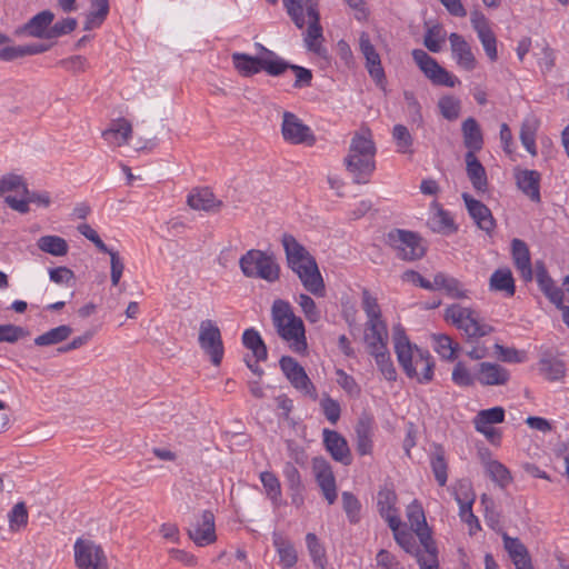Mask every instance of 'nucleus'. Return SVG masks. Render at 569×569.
I'll return each mask as SVG.
<instances>
[{"label":"nucleus","instance_id":"nucleus-46","mask_svg":"<svg viewBox=\"0 0 569 569\" xmlns=\"http://www.w3.org/2000/svg\"><path fill=\"white\" fill-rule=\"evenodd\" d=\"M109 13V0H91L84 29L92 30L102 24Z\"/></svg>","mask_w":569,"mask_h":569},{"label":"nucleus","instance_id":"nucleus-24","mask_svg":"<svg viewBox=\"0 0 569 569\" xmlns=\"http://www.w3.org/2000/svg\"><path fill=\"white\" fill-rule=\"evenodd\" d=\"M518 188L532 201H540V173L536 170L518 169L515 172Z\"/></svg>","mask_w":569,"mask_h":569},{"label":"nucleus","instance_id":"nucleus-11","mask_svg":"<svg viewBox=\"0 0 569 569\" xmlns=\"http://www.w3.org/2000/svg\"><path fill=\"white\" fill-rule=\"evenodd\" d=\"M281 134L286 142L291 144L313 146L316 136L309 126L292 112L282 114Z\"/></svg>","mask_w":569,"mask_h":569},{"label":"nucleus","instance_id":"nucleus-41","mask_svg":"<svg viewBox=\"0 0 569 569\" xmlns=\"http://www.w3.org/2000/svg\"><path fill=\"white\" fill-rule=\"evenodd\" d=\"M489 286L491 290L505 292L507 297H512L516 291L515 280L508 268L496 270L490 277Z\"/></svg>","mask_w":569,"mask_h":569},{"label":"nucleus","instance_id":"nucleus-58","mask_svg":"<svg viewBox=\"0 0 569 569\" xmlns=\"http://www.w3.org/2000/svg\"><path fill=\"white\" fill-rule=\"evenodd\" d=\"M9 528L11 531H19L24 528L28 523V511L23 502H18L10 510L9 515Z\"/></svg>","mask_w":569,"mask_h":569},{"label":"nucleus","instance_id":"nucleus-55","mask_svg":"<svg viewBox=\"0 0 569 569\" xmlns=\"http://www.w3.org/2000/svg\"><path fill=\"white\" fill-rule=\"evenodd\" d=\"M451 379L459 387H471L477 382V369L472 373L463 362L459 361L453 367Z\"/></svg>","mask_w":569,"mask_h":569},{"label":"nucleus","instance_id":"nucleus-25","mask_svg":"<svg viewBox=\"0 0 569 569\" xmlns=\"http://www.w3.org/2000/svg\"><path fill=\"white\" fill-rule=\"evenodd\" d=\"M365 342L371 356L388 350V330L386 323L376 322L366 325Z\"/></svg>","mask_w":569,"mask_h":569},{"label":"nucleus","instance_id":"nucleus-3","mask_svg":"<svg viewBox=\"0 0 569 569\" xmlns=\"http://www.w3.org/2000/svg\"><path fill=\"white\" fill-rule=\"evenodd\" d=\"M377 148L372 132L367 127L357 130L350 141L349 151L345 158L347 170L351 173L353 182L368 183L376 170Z\"/></svg>","mask_w":569,"mask_h":569},{"label":"nucleus","instance_id":"nucleus-47","mask_svg":"<svg viewBox=\"0 0 569 569\" xmlns=\"http://www.w3.org/2000/svg\"><path fill=\"white\" fill-rule=\"evenodd\" d=\"M295 302L299 306L306 320L309 323H317L322 318V312L316 301L307 293H299L295 297Z\"/></svg>","mask_w":569,"mask_h":569},{"label":"nucleus","instance_id":"nucleus-9","mask_svg":"<svg viewBox=\"0 0 569 569\" xmlns=\"http://www.w3.org/2000/svg\"><path fill=\"white\" fill-rule=\"evenodd\" d=\"M412 58L423 74L437 86L453 88L460 83L459 79L441 67L435 58L421 49L412 50Z\"/></svg>","mask_w":569,"mask_h":569},{"label":"nucleus","instance_id":"nucleus-59","mask_svg":"<svg viewBox=\"0 0 569 569\" xmlns=\"http://www.w3.org/2000/svg\"><path fill=\"white\" fill-rule=\"evenodd\" d=\"M362 307L368 318L366 325L383 322L377 299L372 297L368 291H363Z\"/></svg>","mask_w":569,"mask_h":569},{"label":"nucleus","instance_id":"nucleus-5","mask_svg":"<svg viewBox=\"0 0 569 569\" xmlns=\"http://www.w3.org/2000/svg\"><path fill=\"white\" fill-rule=\"evenodd\" d=\"M445 318L468 338H481L493 331V328L480 317L479 312L458 303L446 309Z\"/></svg>","mask_w":569,"mask_h":569},{"label":"nucleus","instance_id":"nucleus-38","mask_svg":"<svg viewBox=\"0 0 569 569\" xmlns=\"http://www.w3.org/2000/svg\"><path fill=\"white\" fill-rule=\"evenodd\" d=\"M539 127L540 121L535 116L526 117L521 123L520 141L531 156L537 154L536 134Z\"/></svg>","mask_w":569,"mask_h":569},{"label":"nucleus","instance_id":"nucleus-32","mask_svg":"<svg viewBox=\"0 0 569 569\" xmlns=\"http://www.w3.org/2000/svg\"><path fill=\"white\" fill-rule=\"evenodd\" d=\"M188 204L193 210L213 211L221 207V201L216 199L208 188L193 189L188 196Z\"/></svg>","mask_w":569,"mask_h":569},{"label":"nucleus","instance_id":"nucleus-63","mask_svg":"<svg viewBox=\"0 0 569 569\" xmlns=\"http://www.w3.org/2000/svg\"><path fill=\"white\" fill-rule=\"evenodd\" d=\"M445 43V36L439 27L428 29L423 38V44L431 52H439Z\"/></svg>","mask_w":569,"mask_h":569},{"label":"nucleus","instance_id":"nucleus-64","mask_svg":"<svg viewBox=\"0 0 569 569\" xmlns=\"http://www.w3.org/2000/svg\"><path fill=\"white\" fill-rule=\"evenodd\" d=\"M431 468L439 486H445L448 480V467L441 452H437L431 459Z\"/></svg>","mask_w":569,"mask_h":569},{"label":"nucleus","instance_id":"nucleus-40","mask_svg":"<svg viewBox=\"0 0 569 569\" xmlns=\"http://www.w3.org/2000/svg\"><path fill=\"white\" fill-rule=\"evenodd\" d=\"M36 244L40 251L53 257H63L69 251V244L66 239L54 234L41 236Z\"/></svg>","mask_w":569,"mask_h":569},{"label":"nucleus","instance_id":"nucleus-30","mask_svg":"<svg viewBox=\"0 0 569 569\" xmlns=\"http://www.w3.org/2000/svg\"><path fill=\"white\" fill-rule=\"evenodd\" d=\"M466 171L475 190L486 192L488 188L487 173L483 166L477 159L476 153H466Z\"/></svg>","mask_w":569,"mask_h":569},{"label":"nucleus","instance_id":"nucleus-6","mask_svg":"<svg viewBox=\"0 0 569 569\" xmlns=\"http://www.w3.org/2000/svg\"><path fill=\"white\" fill-rule=\"evenodd\" d=\"M242 273L248 278L262 279L274 282L280 277V267L276 259L261 250L251 249L239 260Z\"/></svg>","mask_w":569,"mask_h":569},{"label":"nucleus","instance_id":"nucleus-48","mask_svg":"<svg viewBox=\"0 0 569 569\" xmlns=\"http://www.w3.org/2000/svg\"><path fill=\"white\" fill-rule=\"evenodd\" d=\"M71 333V327L67 325H61L38 336L34 339V343L40 347L57 345L59 342L67 340Z\"/></svg>","mask_w":569,"mask_h":569},{"label":"nucleus","instance_id":"nucleus-49","mask_svg":"<svg viewBox=\"0 0 569 569\" xmlns=\"http://www.w3.org/2000/svg\"><path fill=\"white\" fill-rule=\"evenodd\" d=\"M8 192H14L20 198L28 193V187L22 176L8 173L0 179V197Z\"/></svg>","mask_w":569,"mask_h":569},{"label":"nucleus","instance_id":"nucleus-2","mask_svg":"<svg viewBox=\"0 0 569 569\" xmlns=\"http://www.w3.org/2000/svg\"><path fill=\"white\" fill-rule=\"evenodd\" d=\"M281 242L288 266L297 274L303 288L316 297H325L326 286L316 259L291 234H283Z\"/></svg>","mask_w":569,"mask_h":569},{"label":"nucleus","instance_id":"nucleus-13","mask_svg":"<svg viewBox=\"0 0 569 569\" xmlns=\"http://www.w3.org/2000/svg\"><path fill=\"white\" fill-rule=\"evenodd\" d=\"M388 239L400 259L416 260L425 254L421 239L411 231L395 230L388 234Z\"/></svg>","mask_w":569,"mask_h":569},{"label":"nucleus","instance_id":"nucleus-17","mask_svg":"<svg viewBox=\"0 0 569 569\" xmlns=\"http://www.w3.org/2000/svg\"><path fill=\"white\" fill-rule=\"evenodd\" d=\"M189 538L198 546L206 547L217 540L214 516L211 511H203L188 530Z\"/></svg>","mask_w":569,"mask_h":569},{"label":"nucleus","instance_id":"nucleus-10","mask_svg":"<svg viewBox=\"0 0 569 569\" xmlns=\"http://www.w3.org/2000/svg\"><path fill=\"white\" fill-rule=\"evenodd\" d=\"M198 342L214 366H220L224 348L219 327L212 320H202L199 326Z\"/></svg>","mask_w":569,"mask_h":569},{"label":"nucleus","instance_id":"nucleus-19","mask_svg":"<svg viewBox=\"0 0 569 569\" xmlns=\"http://www.w3.org/2000/svg\"><path fill=\"white\" fill-rule=\"evenodd\" d=\"M312 470L323 497L329 505H332L337 500L338 492L336 478L330 465L323 458H315L312 461Z\"/></svg>","mask_w":569,"mask_h":569},{"label":"nucleus","instance_id":"nucleus-39","mask_svg":"<svg viewBox=\"0 0 569 569\" xmlns=\"http://www.w3.org/2000/svg\"><path fill=\"white\" fill-rule=\"evenodd\" d=\"M406 516L412 531H415L418 538L425 535H430V530L426 521L425 511L420 502L413 500L410 505H408Z\"/></svg>","mask_w":569,"mask_h":569},{"label":"nucleus","instance_id":"nucleus-57","mask_svg":"<svg viewBox=\"0 0 569 569\" xmlns=\"http://www.w3.org/2000/svg\"><path fill=\"white\" fill-rule=\"evenodd\" d=\"M438 107L442 117L450 121L456 120L461 110L460 100L450 94L441 97L439 99Z\"/></svg>","mask_w":569,"mask_h":569},{"label":"nucleus","instance_id":"nucleus-15","mask_svg":"<svg viewBox=\"0 0 569 569\" xmlns=\"http://www.w3.org/2000/svg\"><path fill=\"white\" fill-rule=\"evenodd\" d=\"M280 368L290 381L292 387L307 396H315L316 389L309 379L306 370L298 363L296 359L289 356H283L279 361Z\"/></svg>","mask_w":569,"mask_h":569},{"label":"nucleus","instance_id":"nucleus-18","mask_svg":"<svg viewBox=\"0 0 569 569\" xmlns=\"http://www.w3.org/2000/svg\"><path fill=\"white\" fill-rule=\"evenodd\" d=\"M451 56L458 68L465 71H473L478 60L470 43L460 34L452 32L449 36Z\"/></svg>","mask_w":569,"mask_h":569},{"label":"nucleus","instance_id":"nucleus-37","mask_svg":"<svg viewBox=\"0 0 569 569\" xmlns=\"http://www.w3.org/2000/svg\"><path fill=\"white\" fill-rule=\"evenodd\" d=\"M463 143L468 152L476 153L483 146V138L478 122L473 118L463 121L462 127Z\"/></svg>","mask_w":569,"mask_h":569},{"label":"nucleus","instance_id":"nucleus-60","mask_svg":"<svg viewBox=\"0 0 569 569\" xmlns=\"http://www.w3.org/2000/svg\"><path fill=\"white\" fill-rule=\"evenodd\" d=\"M540 371L547 380L558 381L565 376L566 369L563 362L559 360H542Z\"/></svg>","mask_w":569,"mask_h":569},{"label":"nucleus","instance_id":"nucleus-52","mask_svg":"<svg viewBox=\"0 0 569 569\" xmlns=\"http://www.w3.org/2000/svg\"><path fill=\"white\" fill-rule=\"evenodd\" d=\"M306 545L313 565L325 569L327 563L326 550L318 537L312 532L307 533Z\"/></svg>","mask_w":569,"mask_h":569},{"label":"nucleus","instance_id":"nucleus-12","mask_svg":"<svg viewBox=\"0 0 569 569\" xmlns=\"http://www.w3.org/2000/svg\"><path fill=\"white\" fill-rule=\"evenodd\" d=\"M73 550L74 562L79 569H107V557L101 547L93 541L79 538Z\"/></svg>","mask_w":569,"mask_h":569},{"label":"nucleus","instance_id":"nucleus-14","mask_svg":"<svg viewBox=\"0 0 569 569\" xmlns=\"http://www.w3.org/2000/svg\"><path fill=\"white\" fill-rule=\"evenodd\" d=\"M536 278L541 291L546 297L557 307L563 306V302H569V276L563 278L562 287L558 288L552 279L549 277L542 262L536 264Z\"/></svg>","mask_w":569,"mask_h":569},{"label":"nucleus","instance_id":"nucleus-8","mask_svg":"<svg viewBox=\"0 0 569 569\" xmlns=\"http://www.w3.org/2000/svg\"><path fill=\"white\" fill-rule=\"evenodd\" d=\"M319 1L305 0V17L308 27L303 32V43L308 51L323 57L327 51L322 44L323 30L320 24Z\"/></svg>","mask_w":569,"mask_h":569},{"label":"nucleus","instance_id":"nucleus-31","mask_svg":"<svg viewBox=\"0 0 569 569\" xmlns=\"http://www.w3.org/2000/svg\"><path fill=\"white\" fill-rule=\"evenodd\" d=\"M503 546L516 569H532L527 548L519 539L503 535Z\"/></svg>","mask_w":569,"mask_h":569},{"label":"nucleus","instance_id":"nucleus-21","mask_svg":"<svg viewBox=\"0 0 569 569\" xmlns=\"http://www.w3.org/2000/svg\"><path fill=\"white\" fill-rule=\"evenodd\" d=\"M462 199L475 223L487 233L491 232L496 223L489 208L468 193H462Z\"/></svg>","mask_w":569,"mask_h":569},{"label":"nucleus","instance_id":"nucleus-4","mask_svg":"<svg viewBox=\"0 0 569 569\" xmlns=\"http://www.w3.org/2000/svg\"><path fill=\"white\" fill-rule=\"evenodd\" d=\"M271 319L278 336L290 350L305 355L308 350L306 327L303 320L293 312L291 305L286 300L276 299L271 307Z\"/></svg>","mask_w":569,"mask_h":569},{"label":"nucleus","instance_id":"nucleus-35","mask_svg":"<svg viewBox=\"0 0 569 569\" xmlns=\"http://www.w3.org/2000/svg\"><path fill=\"white\" fill-rule=\"evenodd\" d=\"M272 542L279 556L280 566L286 569L292 568L298 561L297 551L292 542L277 532L272 535Z\"/></svg>","mask_w":569,"mask_h":569},{"label":"nucleus","instance_id":"nucleus-26","mask_svg":"<svg viewBox=\"0 0 569 569\" xmlns=\"http://www.w3.org/2000/svg\"><path fill=\"white\" fill-rule=\"evenodd\" d=\"M397 495L389 488H383L378 492L377 506L381 518L386 520L388 526H396L400 520L399 511L396 508Z\"/></svg>","mask_w":569,"mask_h":569},{"label":"nucleus","instance_id":"nucleus-61","mask_svg":"<svg viewBox=\"0 0 569 569\" xmlns=\"http://www.w3.org/2000/svg\"><path fill=\"white\" fill-rule=\"evenodd\" d=\"M401 521H399L396 526H390L389 528L392 530L393 538L396 542L406 551L409 553H413L416 551V541L413 536L407 531L402 530L401 528Z\"/></svg>","mask_w":569,"mask_h":569},{"label":"nucleus","instance_id":"nucleus-23","mask_svg":"<svg viewBox=\"0 0 569 569\" xmlns=\"http://www.w3.org/2000/svg\"><path fill=\"white\" fill-rule=\"evenodd\" d=\"M6 203L14 211L19 213H28L30 210L29 204L34 203L39 207L47 208L51 203V197L49 192H30L23 193L22 197L17 198L14 196H7Z\"/></svg>","mask_w":569,"mask_h":569},{"label":"nucleus","instance_id":"nucleus-44","mask_svg":"<svg viewBox=\"0 0 569 569\" xmlns=\"http://www.w3.org/2000/svg\"><path fill=\"white\" fill-rule=\"evenodd\" d=\"M242 343L247 349H249L252 352V356L257 359V361H264L267 359V347L257 330H244V332L242 333Z\"/></svg>","mask_w":569,"mask_h":569},{"label":"nucleus","instance_id":"nucleus-45","mask_svg":"<svg viewBox=\"0 0 569 569\" xmlns=\"http://www.w3.org/2000/svg\"><path fill=\"white\" fill-rule=\"evenodd\" d=\"M486 475L500 488L508 487L512 477L508 468L498 460H489L485 462Z\"/></svg>","mask_w":569,"mask_h":569},{"label":"nucleus","instance_id":"nucleus-36","mask_svg":"<svg viewBox=\"0 0 569 569\" xmlns=\"http://www.w3.org/2000/svg\"><path fill=\"white\" fill-rule=\"evenodd\" d=\"M372 419L368 416L361 417L356 427L357 451L361 456L370 455L372 451Z\"/></svg>","mask_w":569,"mask_h":569},{"label":"nucleus","instance_id":"nucleus-29","mask_svg":"<svg viewBox=\"0 0 569 569\" xmlns=\"http://www.w3.org/2000/svg\"><path fill=\"white\" fill-rule=\"evenodd\" d=\"M512 258L516 268L525 281L532 279V268L528 246L520 239H513L511 243Z\"/></svg>","mask_w":569,"mask_h":569},{"label":"nucleus","instance_id":"nucleus-7","mask_svg":"<svg viewBox=\"0 0 569 569\" xmlns=\"http://www.w3.org/2000/svg\"><path fill=\"white\" fill-rule=\"evenodd\" d=\"M232 62L238 72L243 77H250L260 70H264L271 76H279L288 69V63L269 50H266V56L259 58L234 52L232 54Z\"/></svg>","mask_w":569,"mask_h":569},{"label":"nucleus","instance_id":"nucleus-50","mask_svg":"<svg viewBox=\"0 0 569 569\" xmlns=\"http://www.w3.org/2000/svg\"><path fill=\"white\" fill-rule=\"evenodd\" d=\"M392 139L396 143V149L398 152L403 154L413 153V138L406 126L396 124L392 129Z\"/></svg>","mask_w":569,"mask_h":569},{"label":"nucleus","instance_id":"nucleus-43","mask_svg":"<svg viewBox=\"0 0 569 569\" xmlns=\"http://www.w3.org/2000/svg\"><path fill=\"white\" fill-rule=\"evenodd\" d=\"M259 478L263 486L266 496L270 499L274 508H279L282 505V491L279 479L270 471H262Z\"/></svg>","mask_w":569,"mask_h":569},{"label":"nucleus","instance_id":"nucleus-53","mask_svg":"<svg viewBox=\"0 0 569 569\" xmlns=\"http://www.w3.org/2000/svg\"><path fill=\"white\" fill-rule=\"evenodd\" d=\"M505 420V409L502 407H493L480 410L473 418L475 427H486L501 423Z\"/></svg>","mask_w":569,"mask_h":569},{"label":"nucleus","instance_id":"nucleus-27","mask_svg":"<svg viewBox=\"0 0 569 569\" xmlns=\"http://www.w3.org/2000/svg\"><path fill=\"white\" fill-rule=\"evenodd\" d=\"M428 226L435 232L450 234L457 231V226L450 212L446 211L438 202H432Z\"/></svg>","mask_w":569,"mask_h":569},{"label":"nucleus","instance_id":"nucleus-42","mask_svg":"<svg viewBox=\"0 0 569 569\" xmlns=\"http://www.w3.org/2000/svg\"><path fill=\"white\" fill-rule=\"evenodd\" d=\"M433 350L439 357L447 361H453L457 358L459 345L449 336L443 333H435L431 336Z\"/></svg>","mask_w":569,"mask_h":569},{"label":"nucleus","instance_id":"nucleus-62","mask_svg":"<svg viewBox=\"0 0 569 569\" xmlns=\"http://www.w3.org/2000/svg\"><path fill=\"white\" fill-rule=\"evenodd\" d=\"M366 59V68L368 70V73L373 79V81L378 86H382L386 80L385 70L381 64V59L379 53H376L373 56L367 57Z\"/></svg>","mask_w":569,"mask_h":569},{"label":"nucleus","instance_id":"nucleus-20","mask_svg":"<svg viewBox=\"0 0 569 569\" xmlns=\"http://www.w3.org/2000/svg\"><path fill=\"white\" fill-rule=\"evenodd\" d=\"M509 380V371L499 363L483 361L477 366V382L483 387L505 386Z\"/></svg>","mask_w":569,"mask_h":569},{"label":"nucleus","instance_id":"nucleus-33","mask_svg":"<svg viewBox=\"0 0 569 569\" xmlns=\"http://www.w3.org/2000/svg\"><path fill=\"white\" fill-rule=\"evenodd\" d=\"M422 549L416 550L413 553L421 569L438 568V550L431 535L419 537Z\"/></svg>","mask_w":569,"mask_h":569},{"label":"nucleus","instance_id":"nucleus-1","mask_svg":"<svg viewBox=\"0 0 569 569\" xmlns=\"http://www.w3.org/2000/svg\"><path fill=\"white\" fill-rule=\"evenodd\" d=\"M392 342L398 363L409 379L420 385L433 380L436 363L431 353L412 343L399 323L392 328Z\"/></svg>","mask_w":569,"mask_h":569},{"label":"nucleus","instance_id":"nucleus-22","mask_svg":"<svg viewBox=\"0 0 569 569\" xmlns=\"http://www.w3.org/2000/svg\"><path fill=\"white\" fill-rule=\"evenodd\" d=\"M323 442L331 457L345 466L351 463V452L347 440L337 431L323 430Z\"/></svg>","mask_w":569,"mask_h":569},{"label":"nucleus","instance_id":"nucleus-56","mask_svg":"<svg viewBox=\"0 0 569 569\" xmlns=\"http://www.w3.org/2000/svg\"><path fill=\"white\" fill-rule=\"evenodd\" d=\"M288 16L298 29H303L306 26L305 17V0H282Z\"/></svg>","mask_w":569,"mask_h":569},{"label":"nucleus","instance_id":"nucleus-28","mask_svg":"<svg viewBox=\"0 0 569 569\" xmlns=\"http://www.w3.org/2000/svg\"><path fill=\"white\" fill-rule=\"evenodd\" d=\"M132 134L131 123L123 119H117L102 132V138L112 147L127 144Z\"/></svg>","mask_w":569,"mask_h":569},{"label":"nucleus","instance_id":"nucleus-16","mask_svg":"<svg viewBox=\"0 0 569 569\" xmlns=\"http://www.w3.org/2000/svg\"><path fill=\"white\" fill-rule=\"evenodd\" d=\"M470 22L476 31L479 41L482 44V48L488 57V59L492 62L498 59V50H497V38L491 30L489 20L478 10H475L470 14Z\"/></svg>","mask_w":569,"mask_h":569},{"label":"nucleus","instance_id":"nucleus-51","mask_svg":"<svg viewBox=\"0 0 569 569\" xmlns=\"http://www.w3.org/2000/svg\"><path fill=\"white\" fill-rule=\"evenodd\" d=\"M380 375L389 382L397 380L398 373L389 350L372 355Z\"/></svg>","mask_w":569,"mask_h":569},{"label":"nucleus","instance_id":"nucleus-34","mask_svg":"<svg viewBox=\"0 0 569 569\" xmlns=\"http://www.w3.org/2000/svg\"><path fill=\"white\" fill-rule=\"evenodd\" d=\"M53 13L51 11H41L34 17H32L23 27V31L34 38H51L49 36V26L53 21Z\"/></svg>","mask_w":569,"mask_h":569},{"label":"nucleus","instance_id":"nucleus-54","mask_svg":"<svg viewBox=\"0 0 569 569\" xmlns=\"http://www.w3.org/2000/svg\"><path fill=\"white\" fill-rule=\"evenodd\" d=\"M435 284L436 290H445L452 298L465 297L462 284L455 278L438 273L435 276Z\"/></svg>","mask_w":569,"mask_h":569}]
</instances>
